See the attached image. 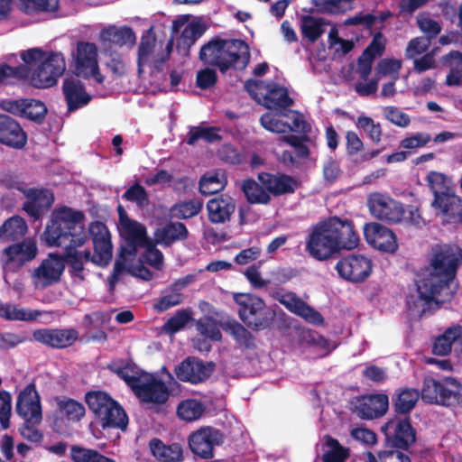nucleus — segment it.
I'll return each instance as SVG.
<instances>
[{
  "instance_id": "57",
  "label": "nucleus",
  "mask_w": 462,
  "mask_h": 462,
  "mask_svg": "<svg viewBox=\"0 0 462 462\" xmlns=\"http://www.w3.org/2000/svg\"><path fill=\"white\" fill-rule=\"evenodd\" d=\"M59 407L61 414L66 416L69 420H79L85 415L84 406L80 402L71 399L60 401Z\"/></svg>"
},
{
  "instance_id": "47",
  "label": "nucleus",
  "mask_w": 462,
  "mask_h": 462,
  "mask_svg": "<svg viewBox=\"0 0 462 462\" xmlns=\"http://www.w3.org/2000/svg\"><path fill=\"white\" fill-rule=\"evenodd\" d=\"M41 315L38 310L27 311L11 303H0V318L5 320L31 321Z\"/></svg>"
},
{
  "instance_id": "39",
  "label": "nucleus",
  "mask_w": 462,
  "mask_h": 462,
  "mask_svg": "<svg viewBox=\"0 0 462 462\" xmlns=\"http://www.w3.org/2000/svg\"><path fill=\"white\" fill-rule=\"evenodd\" d=\"M150 451L159 462H180L182 450L180 445H165L162 440L153 439L149 443Z\"/></svg>"
},
{
  "instance_id": "36",
  "label": "nucleus",
  "mask_w": 462,
  "mask_h": 462,
  "mask_svg": "<svg viewBox=\"0 0 462 462\" xmlns=\"http://www.w3.org/2000/svg\"><path fill=\"white\" fill-rule=\"evenodd\" d=\"M97 62V47L88 42H79L75 55V70L78 76H87L88 68Z\"/></svg>"
},
{
  "instance_id": "41",
  "label": "nucleus",
  "mask_w": 462,
  "mask_h": 462,
  "mask_svg": "<svg viewBox=\"0 0 462 462\" xmlns=\"http://www.w3.org/2000/svg\"><path fill=\"white\" fill-rule=\"evenodd\" d=\"M241 189L250 204L267 205L272 200L267 189L259 180L251 178L244 180Z\"/></svg>"
},
{
  "instance_id": "3",
  "label": "nucleus",
  "mask_w": 462,
  "mask_h": 462,
  "mask_svg": "<svg viewBox=\"0 0 462 462\" xmlns=\"http://www.w3.org/2000/svg\"><path fill=\"white\" fill-rule=\"evenodd\" d=\"M250 47L241 39L214 37L199 51V60L217 67L222 74L229 69L244 70L250 62Z\"/></svg>"
},
{
  "instance_id": "56",
  "label": "nucleus",
  "mask_w": 462,
  "mask_h": 462,
  "mask_svg": "<svg viewBox=\"0 0 462 462\" xmlns=\"http://www.w3.org/2000/svg\"><path fill=\"white\" fill-rule=\"evenodd\" d=\"M122 198L126 201L135 202L141 208L148 206L150 202L146 189L138 182L129 187Z\"/></svg>"
},
{
  "instance_id": "64",
  "label": "nucleus",
  "mask_w": 462,
  "mask_h": 462,
  "mask_svg": "<svg viewBox=\"0 0 462 462\" xmlns=\"http://www.w3.org/2000/svg\"><path fill=\"white\" fill-rule=\"evenodd\" d=\"M217 75L214 69L205 68L197 73L196 84L200 89H208L216 85Z\"/></svg>"
},
{
  "instance_id": "9",
  "label": "nucleus",
  "mask_w": 462,
  "mask_h": 462,
  "mask_svg": "<svg viewBox=\"0 0 462 462\" xmlns=\"http://www.w3.org/2000/svg\"><path fill=\"white\" fill-rule=\"evenodd\" d=\"M305 251L317 261H327L339 254L324 220L314 225L305 241Z\"/></svg>"
},
{
  "instance_id": "6",
  "label": "nucleus",
  "mask_w": 462,
  "mask_h": 462,
  "mask_svg": "<svg viewBox=\"0 0 462 462\" xmlns=\"http://www.w3.org/2000/svg\"><path fill=\"white\" fill-rule=\"evenodd\" d=\"M462 263V249L455 245H436L432 247L430 260V271L423 277L451 295V291L457 292V285L454 282L457 269Z\"/></svg>"
},
{
  "instance_id": "53",
  "label": "nucleus",
  "mask_w": 462,
  "mask_h": 462,
  "mask_svg": "<svg viewBox=\"0 0 462 462\" xmlns=\"http://www.w3.org/2000/svg\"><path fill=\"white\" fill-rule=\"evenodd\" d=\"M420 397V393L415 389L402 390L395 401V408L398 412L406 413L410 411L416 404Z\"/></svg>"
},
{
  "instance_id": "30",
  "label": "nucleus",
  "mask_w": 462,
  "mask_h": 462,
  "mask_svg": "<svg viewBox=\"0 0 462 462\" xmlns=\"http://www.w3.org/2000/svg\"><path fill=\"white\" fill-rule=\"evenodd\" d=\"M136 37L131 27L109 25L101 30L99 41L103 48L110 49L113 46L123 47L125 45L133 46Z\"/></svg>"
},
{
  "instance_id": "31",
  "label": "nucleus",
  "mask_w": 462,
  "mask_h": 462,
  "mask_svg": "<svg viewBox=\"0 0 462 462\" xmlns=\"http://www.w3.org/2000/svg\"><path fill=\"white\" fill-rule=\"evenodd\" d=\"M389 405L387 395L371 394L361 396L356 400L355 408L364 419H373L383 415Z\"/></svg>"
},
{
  "instance_id": "42",
  "label": "nucleus",
  "mask_w": 462,
  "mask_h": 462,
  "mask_svg": "<svg viewBox=\"0 0 462 462\" xmlns=\"http://www.w3.org/2000/svg\"><path fill=\"white\" fill-rule=\"evenodd\" d=\"M221 328L230 335L240 346H254V336L241 323L234 319L220 321Z\"/></svg>"
},
{
  "instance_id": "37",
  "label": "nucleus",
  "mask_w": 462,
  "mask_h": 462,
  "mask_svg": "<svg viewBox=\"0 0 462 462\" xmlns=\"http://www.w3.org/2000/svg\"><path fill=\"white\" fill-rule=\"evenodd\" d=\"M266 90L263 95L264 106L269 109L287 108L293 105V99L289 97L288 90L274 82L264 86Z\"/></svg>"
},
{
  "instance_id": "50",
  "label": "nucleus",
  "mask_w": 462,
  "mask_h": 462,
  "mask_svg": "<svg viewBox=\"0 0 462 462\" xmlns=\"http://www.w3.org/2000/svg\"><path fill=\"white\" fill-rule=\"evenodd\" d=\"M197 331L203 337L214 342H219L222 339L220 322H217L212 317H205L196 322Z\"/></svg>"
},
{
  "instance_id": "4",
  "label": "nucleus",
  "mask_w": 462,
  "mask_h": 462,
  "mask_svg": "<svg viewBox=\"0 0 462 462\" xmlns=\"http://www.w3.org/2000/svg\"><path fill=\"white\" fill-rule=\"evenodd\" d=\"M21 59L24 62L23 66H27L29 71L23 79H28L31 85L37 88H47L56 85L58 79L66 69L65 59L60 52H47L39 48H32L23 51Z\"/></svg>"
},
{
  "instance_id": "20",
  "label": "nucleus",
  "mask_w": 462,
  "mask_h": 462,
  "mask_svg": "<svg viewBox=\"0 0 462 462\" xmlns=\"http://www.w3.org/2000/svg\"><path fill=\"white\" fill-rule=\"evenodd\" d=\"M364 236L374 248L385 253L393 254L398 249L395 234L380 223L371 222L364 226Z\"/></svg>"
},
{
  "instance_id": "60",
  "label": "nucleus",
  "mask_w": 462,
  "mask_h": 462,
  "mask_svg": "<svg viewBox=\"0 0 462 462\" xmlns=\"http://www.w3.org/2000/svg\"><path fill=\"white\" fill-rule=\"evenodd\" d=\"M204 31L199 23H189L182 31L179 44L189 48L198 39H199Z\"/></svg>"
},
{
  "instance_id": "25",
  "label": "nucleus",
  "mask_w": 462,
  "mask_h": 462,
  "mask_svg": "<svg viewBox=\"0 0 462 462\" xmlns=\"http://www.w3.org/2000/svg\"><path fill=\"white\" fill-rule=\"evenodd\" d=\"M214 371V365L210 362H203L197 358H187L176 368L177 377L184 382L198 383L208 378Z\"/></svg>"
},
{
  "instance_id": "24",
  "label": "nucleus",
  "mask_w": 462,
  "mask_h": 462,
  "mask_svg": "<svg viewBox=\"0 0 462 462\" xmlns=\"http://www.w3.org/2000/svg\"><path fill=\"white\" fill-rule=\"evenodd\" d=\"M16 410L27 423H40L42 420V408L39 395L33 384L27 385L20 393Z\"/></svg>"
},
{
  "instance_id": "62",
  "label": "nucleus",
  "mask_w": 462,
  "mask_h": 462,
  "mask_svg": "<svg viewBox=\"0 0 462 462\" xmlns=\"http://www.w3.org/2000/svg\"><path fill=\"white\" fill-rule=\"evenodd\" d=\"M383 112L385 118L399 127H407L411 124L409 115L395 106H387Z\"/></svg>"
},
{
  "instance_id": "21",
  "label": "nucleus",
  "mask_w": 462,
  "mask_h": 462,
  "mask_svg": "<svg viewBox=\"0 0 462 462\" xmlns=\"http://www.w3.org/2000/svg\"><path fill=\"white\" fill-rule=\"evenodd\" d=\"M28 135L22 125L10 115L0 113V144L13 150H23Z\"/></svg>"
},
{
  "instance_id": "45",
  "label": "nucleus",
  "mask_w": 462,
  "mask_h": 462,
  "mask_svg": "<svg viewBox=\"0 0 462 462\" xmlns=\"http://www.w3.org/2000/svg\"><path fill=\"white\" fill-rule=\"evenodd\" d=\"M206 407L204 403L196 399H186L177 407V416L184 421H194L201 418Z\"/></svg>"
},
{
  "instance_id": "10",
  "label": "nucleus",
  "mask_w": 462,
  "mask_h": 462,
  "mask_svg": "<svg viewBox=\"0 0 462 462\" xmlns=\"http://www.w3.org/2000/svg\"><path fill=\"white\" fill-rule=\"evenodd\" d=\"M38 254L36 241L32 237L12 243L2 251L1 259L4 266L12 272L20 270L24 264L32 261Z\"/></svg>"
},
{
  "instance_id": "17",
  "label": "nucleus",
  "mask_w": 462,
  "mask_h": 462,
  "mask_svg": "<svg viewBox=\"0 0 462 462\" xmlns=\"http://www.w3.org/2000/svg\"><path fill=\"white\" fill-rule=\"evenodd\" d=\"M340 277L352 282H362L372 273L371 259L361 254H351L341 258L336 264Z\"/></svg>"
},
{
  "instance_id": "23",
  "label": "nucleus",
  "mask_w": 462,
  "mask_h": 462,
  "mask_svg": "<svg viewBox=\"0 0 462 462\" xmlns=\"http://www.w3.org/2000/svg\"><path fill=\"white\" fill-rule=\"evenodd\" d=\"M257 179L267 189L271 197L292 194L299 187L298 180L285 173L263 171L258 173Z\"/></svg>"
},
{
  "instance_id": "5",
  "label": "nucleus",
  "mask_w": 462,
  "mask_h": 462,
  "mask_svg": "<svg viewBox=\"0 0 462 462\" xmlns=\"http://www.w3.org/2000/svg\"><path fill=\"white\" fill-rule=\"evenodd\" d=\"M426 181L434 196L431 207L442 224L462 225V198L456 194L452 180L444 173L431 171Z\"/></svg>"
},
{
  "instance_id": "61",
  "label": "nucleus",
  "mask_w": 462,
  "mask_h": 462,
  "mask_svg": "<svg viewBox=\"0 0 462 462\" xmlns=\"http://www.w3.org/2000/svg\"><path fill=\"white\" fill-rule=\"evenodd\" d=\"M184 296L180 292L171 291V293L160 298L153 306V309L161 313L168 310L169 309L180 304L183 301Z\"/></svg>"
},
{
  "instance_id": "55",
  "label": "nucleus",
  "mask_w": 462,
  "mask_h": 462,
  "mask_svg": "<svg viewBox=\"0 0 462 462\" xmlns=\"http://www.w3.org/2000/svg\"><path fill=\"white\" fill-rule=\"evenodd\" d=\"M356 126L363 129L373 143L378 144L381 142L383 135L382 126L379 123H374L373 118L360 116L357 118Z\"/></svg>"
},
{
  "instance_id": "19",
  "label": "nucleus",
  "mask_w": 462,
  "mask_h": 462,
  "mask_svg": "<svg viewBox=\"0 0 462 462\" xmlns=\"http://www.w3.org/2000/svg\"><path fill=\"white\" fill-rule=\"evenodd\" d=\"M222 442V434L211 427H201L189 437V446L191 451L203 458L213 457L216 446Z\"/></svg>"
},
{
  "instance_id": "28",
  "label": "nucleus",
  "mask_w": 462,
  "mask_h": 462,
  "mask_svg": "<svg viewBox=\"0 0 462 462\" xmlns=\"http://www.w3.org/2000/svg\"><path fill=\"white\" fill-rule=\"evenodd\" d=\"M33 338L47 346H70L79 338V332L69 328H41L32 333Z\"/></svg>"
},
{
  "instance_id": "27",
  "label": "nucleus",
  "mask_w": 462,
  "mask_h": 462,
  "mask_svg": "<svg viewBox=\"0 0 462 462\" xmlns=\"http://www.w3.org/2000/svg\"><path fill=\"white\" fill-rule=\"evenodd\" d=\"M121 226L126 245L121 246L119 258L125 259V254L134 256L138 248L147 245L150 240L147 236L146 228L143 225L133 219Z\"/></svg>"
},
{
  "instance_id": "7",
  "label": "nucleus",
  "mask_w": 462,
  "mask_h": 462,
  "mask_svg": "<svg viewBox=\"0 0 462 462\" xmlns=\"http://www.w3.org/2000/svg\"><path fill=\"white\" fill-rule=\"evenodd\" d=\"M234 300L239 306L238 317L253 330L269 328L273 323L275 312L260 297L250 293H236Z\"/></svg>"
},
{
  "instance_id": "48",
  "label": "nucleus",
  "mask_w": 462,
  "mask_h": 462,
  "mask_svg": "<svg viewBox=\"0 0 462 462\" xmlns=\"http://www.w3.org/2000/svg\"><path fill=\"white\" fill-rule=\"evenodd\" d=\"M203 203L199 199H193L175 203L171 213L178 219H189L197 216L202 209Z\"/></svg>"
},
{
  "instance_id": "40",
  "label": "nucleus",
  "mask_w": 462,
  "mask_h": 462,
  "mask_svg": "<svg viewBox=\"0 0 462 462\" xmlns=\"http://www.w3.org/2000/svg\"><path fill=\"white\" fill-rule=\"evenodd\" d=\"M329 22L322 17L313 15H302L300 18V32L302 37L306 38L310 42H316L319 37L325 32L326 26Z\"/></svg>"
},
{
  "instance_id": "49",
  "label": "nucleus",
  "mask_w": 462,
  "mask_h": 462,
  "mask_svg": "<svg viewBox=\"0 0 462 462\" xmlns=\"http://www.w3.org/2000/svg\"><path fill=\"white\" fill-rule=\"evenodd\" d=\"M354 0H310L319 14H337L352 8Z\"/></svg>"
},
{
  "instance_id": "44",
  "label": "nucleus",
  "mask_w": 462,
  "mask_h": 462,
  "mask_svg": "<svg viewBox=\"0 0 462 462\" xmlns=\"http://www.w3.org/2000/svg\"><path fill=\"white\" fill-rule=\"evenodd\" d=\"M220 128L216 126H190L186 143L189 145H195L199 140H204L208 143H213L222 140L219 134Z\"/></svg>"
},
{
  "instance_id": "58",
  "label": "nucleus",
  "mask_w": 462,
  "mask_h": 462,
  "mask_svg": "<svg viewBox=\"0 0 462 462\" xmlns=\"http://www.w3.org/2000/svg\"><path fill=\"white\" fill-rule=\"evenodd\" d=\"M191 319V312L189 310H178L163 325V330L167 333H176L183 328Z\"/></svg>"
},
{
  "instance_id": "15",
  "label": "nucleus",
  "mask_w": 462,
  "mask_h": 462,
  "mask_svg": "<svg viewBox=\"0 0 462 462\" xmlns=\"http://www.w3.org/2000/svg\"><path fill=\"white\" fill-rule=\"evenodd\" d=\"M271 296L290 312L304 319L306 321L315 325L323 323L322 315L302 300L295 292L278 289L272 291Z\"/></svg>"
},
{
  "instance_id": "34",
  "label": "nucleus",
  "mask_w": 462,
  "mask_h": 462,
  "mask_svg": "<svg viewBox=\"0 0 462 462\" xmlns=\"http://www.w3.org/2000/svg\"><path fill=\"white\" fill-rule=\"evenodd\" d=\"M64 271L60 255L50 254L49 258L42 262L35 269L34 275L44 281L45 285H51L60 281Z\"/></svg>"
},
{
  "instance_id": "26",
  "label": "nucleus",
  "mask_w": 462,
  "mask_h": 462,
  "mask_svg": "<svg viewBox=\"0 0 462 462\" xmlns=\"http://www.w3.org/2000/svg\"><path fill=\"white\" fill-rule=\"evenodd\" d=\"M387 442L393 447L406 448L415 440V435L410 422L405 419L394 417L383 427Z\"/></svg>"
},
{
  "instance_id": "29",
  "label": "nucleus",
  "mask_w": 462,
  "mask_h": 462,
  "mask_svg": "<svg viewBox=\"0 0 462 462\" xmlns=\"http://www.w3.org/2000/svg\"><path fill=\"white\" fill-rule=\"evenodd\" d=\"M62 92L69 113L87 106L92 99V97L86 91L85 85L74 78L64 79Z\"/></svg>"
},
{
  "instance_id": "8",
  "label": "nucleus",
  "mask_w": 462,
  "mask_h": 462,
  "mask_svg": "<svg viewBox=\"0 0 462 462\" xmlns=\"http://www.w3.org/2000/svg\"><path fill=\"white\" fill-rule=\"evenodd\" d=\"M86 402L103 428L125 430L128 418L123 408L105 392H92Z\"/></svg>"
},
{
  "instance_id": "52",
  "label": "nucleus",
  "mask_w": 462,
  "mask_h": 462,
  "mask_svg": "<svg viewBox=\"0 0 462 462\" xmlns=\"http://www.w3.org/2000/svg\"><path fill=\"white\" fill-rule=\"evenodd\" d=\"M71 457L74 462H116L101 455L97 450L80 447H73L71 448Z\"/></svg>"
},
{
  "instance_id": "46",
  "label": "nucleus",
  "mask_w": 462,
  "mask_h": 462,
  "mask_svg": "<svg viewBox=\"0 0 462 462\" xmlns=\"http://www.w3.org/2000/svg\"><path fill=\"white\" fill-rule=\"evenodd\" d=\"M226 179L224 174L217 171L204 174L200 180L199 189L204 196L216 194L225 189Z\"/></svg>"
},
{
  "instance_id": "51",
  "label": "nucleus",
  "mask_w": 462,
  "mask_h": 462,
  "mask_svg": "<svg viewBox=\"0 0 462 462\" xmlns=\"http://www.w3.org/2000/svg\"><path fill=\"white\" fill-rule=\"evenodd\" d=\"M453 344L462 346V326L459 324L448 327L442 334L439 335L432 346H452Z\"/></svg>"
},
{
  "instance_id": "38",
  "label": "nucleus",
  "mask_w": 462,
  "mask_h": 462,
  "mask_svg": "<svg viewBox=\"0 0 462 462\" xmlns=\"http://www.w3.org/2000/svg\"><path fill=\"white\" fill-rule=\"evenodd\" d=\"M156 242L164 246H171L177 241L188 238L189 231L181 222H169L155 232Z\"/></svg>"
},
{
  "instance_id": "2",
  "label": "nucleus",
  "mask_w": 462,
  "mask_h": 462,
  "mask_svg": "<svg viewBox=\"0 0 462 462\" xmlns=\"http://www.w3.org/2000/svg\"><path fill=\"white\" fill-rule=\"evenodd\" d=\"M109 367L131 387L142 402L154 406L167 402L169 389L154 374L143 372L128 360L115 361Z\"/></svg>"
},
{
  "instance_id": "1",
  "label": "nucleus",
  "mask_w": 462,
  "mask_h": 462,
  "mask_svg": "<svg viewBox=\"0 0 462 462\" xmlns=\"http://www.w3.org/2000/svg\"><path fill=\"white\" fill-rule=\"evenodd\" d=\"M84 214L80 210L63 206L54 209L50 217L42 239L48 246H63L64 254L60 255L63 265L67 264L71 277L79 281L85 279L84 265L94 263L95 255L90 250L80 251L78 248L88 239L87 232L82 224Z\"/></svg>"
},
{
  "instance_id": "11",
  "label": "nucleus",
  "mask_w": 462,
  "mask_h": 462,
  "mask_svg": "<svg viewBox=\"0 0 462 462\" xmlns=\"http://www.w3.org/2000/svg\"><path fill=\"white\" fill-rule=\"evenodd\" d=\"M0 108L10 115L42 125L48 113L46 105L34 98L4 99Z\"/></svg>"
},
{
  "instance_id": "13",
  "label": "nucleus",
  "mask_w": 462,
  "mask_h": 462,
  "mask_svg": "<svg viewBox=\"0 0 462 462\" xmlns=\"http://www.w3.org/2000/svg\"><path fill=\"white\" fill-rule=\"evenodd\" d=\"M324 221L339 252L352 250L358 245L359 235L352 220L335 216Z\"/></svg>"
},
{
  "instance_id": "35",
  "label": "nucleus",
  "mask_w": 462,
  "mask_h": 462,
  "mask_svg": "<svg viewBox=\"0 0 462 462\" xmlns=\"http://www.w3.org/2000/svg\"><path fill=\"white\" fill-rule=\"evenodd\" d=\"M27 231V223L22 217H10L0 226V243L12 244L22 240Z\"/></svg>"
},
{
  "instance_id": "32",
  "label": "nucleus",
  "mask_w": 462,
  "mask_h": 462,
  "mask_svg": "<svg viewBox=\"0 0 462 462\" xmlns=\"http://www.w3.org/2000/svg\"><path fill=\"white\" fill-rule=\"evenodd\" d=\"M207 209L211 223L223 224L230 220L236 209V201L232 197L221 194L208 201Z\"/></svg>"
},
{
  "instance_id": "22",
  "label": "nucleus",
  "mask_w": 462,
  "mask_h": 462,
  "mask_svg": "<svg viewBox=\"0 0 462 462\" xmlns=\"http://www.w3.org/2000/svg\"><path fill=\"white\" fill-rule=\"evenodd\" d=\"M417 292L424 293L420 318L425 315H431L443 303L450 302L456 294L455 291H451V295H445L446 291L442 290V287L424 278L417 283Z\"/></svg>"
},
{
  "instance_id": "59",
  "label": "nucleus",
  "mask_w": 462,
  "mask_h": 462,
  "mask_svg": "<svg viewBox=\"0 0 462 462\" xmlns=\"http://www.w3.org/2000/svg\"><path fill=\"white\" fill-rule=\"evenodd\" d=\"M27 66L23 64L12 67L7 64L0 65V83L12 84V79H23L28 75Z\"/></svg>"
},
{
  "instance_id": "12",
  "label": "nucleus",
  "mask_w": 462,
  "mask_h": 462,
  "mask_svg": "<svg viewBox=\"0 0 462 462\" xmlns=\"http://www.w3.org/2000/svg\"><path fill=\"white\" fill-rule=\"evenodd\" d=\"M370 213L375 218L390 224H396L402 220L405 213L403 205L382 193H372L367 199Z\"/></svg>"
},
{
  "instance_id": "16",
  "label": "nucleus",
  "mask_w": 462,
  "mask_h": 462,
  "mask_svg": "<svg viewBox=\"0 0 462 462\" xmlns=\"http://www.w3.org/2000/svg\"><path fill=\"white\" fill-rule=\"evenodd\" d=\"M459 389L460 385L454 378L446 377L441 381L427 378L423 383L421 398L427 402L445 405L456 398Z\"/></svg>"
},
{
  "instance_id": "54",
  "label": "nucleus",
  "mask_w": 462,
  "mask_h": 462,
  "mask_svg": "<svg viewBox=\"0 0 462 462\" xmlns=\"http://www.w3.org/2000/svg\"><path fill=\"white\" fill-rule=\"evenodd\" d=\"M262 126L273 133L284 134L291 130V125L282 121L278 115L273 113H265L260 118Z\"/></svg>"
},
{
  "instance_id": "43",
  "label": "nucleus",
  "mask_w": 462,
  "mask_h": 462,
  "mask_svg": "<svg viewBox=\"0 0 462 462\" xmlns=\"http://www.w3.org/2000/svg\"><path fill=\"white\" fill-rule=\"evenodd\" d=\"M443 64L450 69L446 78L448 86H458L462 79V53L458 51H451L442 58Z\"/></svg>"
},
{
  "instance_id": "33",
  "label": "nucleus",
  "mask_w": 462,
  "mask_h": 462,
  "mask_svg": "<svg viewBox=\"0 0 462 462\" xmlns=\"http://www.w3.org/2000/svg\"><path fill=\"white\" fill-rule=\"evenodd\" d=\"M317 448L322 462H346L349 457V448L328 435L320 439Z\"/></svg>"
},
{
  "instance_id": "14",
  "label": "nucleus",
  "mask_w": 462,
  "mask_h": 462,
  "mask_svg": "<svg viewBox=\"0 0 462 462\" xmlns=\"http://www.w3.org/2000/svg\"><path fill=\"white\" fill-rule=\"evenodd\" d=\"M20 191L26 199L22 208L34 221L47 214L55 200L54 193L47 188H22Z\"/></svg>"
},
{
  "instance_id": "63",
  "label": "nucleus",
  "mask_w": 462,
  "mask_h": 462,
  "mask_svg": "<svg viewBox=\"0 0 462 462\" xmlns=\"http://www.w3.org/2000/svg\"><path fill=\"white\" fill-rule=\"evenodd\" d=\"M145 253L143 254L144 261L151 266L161 269L163 264V254L156 248L155 245L149 240L147 245H143Z\"/></svg>"
},
{
  "instance_id": "18",
  "label": "nucleus",
  "mask_w": 462,
  "mask_h": 462,
  "mask_svg": "<svg viewBox=\"0 0 462 462\" xmlns=\"http://www.w3.org/2000/svg\"><path fill=\"white\" fill-rule=\"evenodd\" d=\"M88 231L94 247V263L100 266L107 265L113 256L111 234L107 226L101 221H94L89 225Z\"/></svg>"
}]
</instances>
